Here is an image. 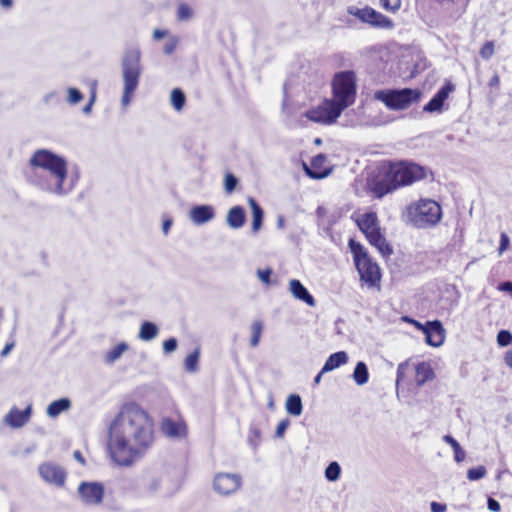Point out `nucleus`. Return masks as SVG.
<instances>
[{
    "label": "nucleus",
    "mask_w": 512,
    "mask_h": 512,
    "mask_svg": "<svg viewBox=\"0 0 512 512\" xmlns=\"http://www.w3.org/2000/svg\"><path fill=\"white\" fill-rule=\"evenodd\" d=\"M153 443L154 423L150 415L135 403L124 404L109 426L108 451L112 461L130 467Z\"/></svg>",
    "instance_id": "1"
},
{
    "label": "nucleus",
    "mask_w": 512,
    "mask_h": 512,
    "mask_svg": "<svg viewBox=\"0 0 512 512\" xmlns=\"http://www.w3.org/2000/svg\"><path fill=\"white\" fill-rule=\"evenodd\" d=\"M433 179V171L411 160H386L377 168L368 181L369 191L375 198L381 199L401 188Z\"/></svg>",
    "instance_id": "2"
},
{
    "label": "nucleus",
    "mask_w": 512,
    "mask_h": 512,
    "mask_svg": "<svg viewBox=\"0 0 512 512\" xmlns=\"http://www.w3.org/2000/svg\"><path fill=\"white\" fill-rule=\"evenodd\" d=\"M29 164L31 168L41 169L49 174V180L42 177L37 178L36 183L42 189L59 195L68 192L69 189L64 187L67 178V162L64 158L49 150L40 149L34 152Z\"/></svg>",
    "instance_id": "3"
},
{
    "label": "nucleus",
    "mask_w": 512,
    "mask_h": 512,
    "mask_svg": "<svg viewBox=\"0 0 512 512\" xmlns=\"http://www.w3.org/2000/svg\"><path fill=\"white\" fill-rule=\"evenodd\" d=\"M442 216L441 205L430 198H420L413 201L402 212V219L418 229L435 227L440 223Z\"/></svg>",
    "instance_id": "4"
},
{
    "label": "nucleus",
    "mask_w": 512,
    "mask_h": 512,
    "mask_svg": "<svg viewBox=\"0 0 512 512\" xmlns=\"http://www.w3.org/2000/svg\"><path fill=\"white\" fill-rule=\"evenodd\" d=\"M349 248L353 255L361 285L380 291L382 272L378 263L369 256L363 245L354 239L349 240Z\"/></svg>",
    "instance_id": "5"
},
{
    "label": "nucleus",
    "mask_w": 512,
    "mask_h": 512,
    "mask_svg": "<svg viewBox=\"0 0 512 512\" xmlns=\"http://www.w3.org/2000/svg\"><path fill=\"white\" fill-rule=\"evenodd\" d=\"M352 218L369 244L375 247L382 256L389 257L393 253L391 245L382 233L378 215L375 211L356 214Z\"/></svg>",
    "instance_id": "6"
},
{
    "label": "nucleus",
    "mask_w": 512,
    "mask_h": 512,
    "mask_svg": "<svg viewBox=\"0 0 512 512\" xmlns=\"http://www.w3.org/2000/svg\"><path fill=\"white\" fill-rule=\"evenodd\" d=\"M332 101L343 111L353 105L357 96L356 74L353 71H341L334 75L332 82Z\"/></svg>",
    "instance_id": "7"
},
{
    "label": "nucleus",
    "mask_w": 512,
    "mask_h": 512,
    "mask_svg": "<svg viewBox=\"0 0 512 512\" xmlns=\"http://www.w3.org/2000/svg\"><path fill=\"white\" fill-rule=\"evenodd\" d=\"M421 96L419 89L412 88L378 90L374 93L376 100L394 111L408 109L412 104L418 103Z\"/></svg>",
    "instance_id": "8"
},
{
    "label": "nucleus",
    "mask_w": 512,
    "mask_h": 512,
    "mask_svg": "<svg viewBox=\"0 0 512 512\" xmlns=\"http://www.w3.org/2000/svg\"><path fill=\"white\" fill-rule=\"evenodd\" d=\"M122 65L124 78L122 102L127 105L138 86L141 74L140 51L138 49L127 50Z\"/></svg>",
    "instance_id": "9"
},
{
    "label": "nucleus",
    "mask_w": 512,
    "mask_h": 512,
    "mask_svg": "<svg viewBox=\"0 0 512 512\" xmlns=\"http://www.w3.org/2000/svg\"><path fill=\"white\" fill-rule=\"evenodd\" d=\"M343 110L331 99L325 98L319 105L310 108L304 116L312 122L331 125L337 121Z\"/></svg>",
    "instance_id": "10"
},
{
    "label": "nucleus",
    "mask_w": 512,
    "mask_h": 512,
    "mask_svg": "<svg viewBox=\"0 0 512 512\" xmlns=\"http://www.w3.org/2000/svg\"><path fill=\"white\" fill-rule=\"evenodd\" d=\"M354 16L360 21L376 28L392 29L394 27V23L390 18L368 6L357 9Z\"/></svg>",
    "instance_id": "11"
},
{
    "label": "nucleus",
    "mask_w": 512,
    "mask_h": 512,
    "mask_svg": "<svg viewBox=\"0 0 512 512\" xmlns=\"http://www.w3.org/2000/svg\"><path fill=\"white\" fill-rule=\"evenodd\" d=\"M81 500L87 505H99L105 495V487L99 482H82L78 487Z\"/></svg>",
    "instance_id": "12"
},
{
    "label": "nucleus",
    "mask_w": 512,
    "mask_h": 512,
    "mask_svg": "<svg viewBox=\"0 0 512 512\" xmlns=\"http://www.w3.org/2000/svg\"><path fill=\"white\" fill-rule=\"evenodd\" d=\"M214 489L222 494L229 495L241 486V477L237 474L219 473L214 478Z\"/></svg>",
    "instance_id": "13"
},
{
    "label": "nucleus",
    "mask_w": 512,
    "mask_h": 512,
    "mask_svg": "<svg viewBox=\"0 0 512 512\" xmlns=\"http://www.w3.org/2000/svg\"><path fill=\"white\" fill-rule=\"evenodd\" d=\"M305 173L312 179H323L327 177L332 168L327 166V157L325 154H318L312 157L310 165L303 164Z\"/></svg>",
    "instance_id": "14"
},
{
    "label": "nucleus",
    "mask_w": 512,
    "mask_h": 512,
    "mask_svg": "<svg viewBox=\"0 0 512 512\" xmlns=\"http://www.w3.org/2000/svg\"><path fill=\"white\" fill-rule=\"evenodd\" d=\"M38 470L46 482L56 486H63L65 484L66 472L59 465L45 462L39 466Z\"/></svg>",
    "instance_id": "15"
},
{
    "label": "nucleus",
    "mask_w": 512,
    "mask_h": 512,
    "mask_svg": "<svg viewBox=\"0 0 512 512\" xmlns=\"http://www.w3.org/2000/svg\"><path fill=\"white\" fill-rule=\"evenodd\" d=\"M426 343L432 347H439L445 340V329L439 320L428 321L425 331Z\"/></svg>",
    "instance_id": "16"
},
{
    "label": "nucleus",
    "mask_w": 512,
    "mask_h": 512,
    "mask_svg": "<svg viewBox=\"0 0 512 512\" xmlns=\"http://www.w3.org/2000/svg\"><path fill=\"white\" fill-rule=\"evenodd\" d=\"M453 89L454 87L451 83H446L445 85H443L438 90V92L429 100V102L424 106V111H440L445 100L448 98L449 94L453 91Z\"/></svg>",
    "instance_id": "17"
},
{
    "label": "nucleus",
    "mask_w": 512,
    "mask_h": 512,
    "mask_svg": "<svg viewBox=\"0 0 512 512\" xmlns=\"http://www.w3.org/2000/svg\"><path fill=\"white\" fill-rule=\"evenodd\" d=\"M189 217L197 225L209 222L215 217L214 208L211 205H197L190 209Z\"/></svg>",
    "instance_id": "18"
},
{
    "label": "nucleus",
    "mask_w": 512,
    "mask_h": 512,
    "mask_svg": "<svg viewBox=\"0 0 512 512\" xmlns=\"http://www.w3.org/2000/svg\"><path fill=\"white\" fill-rule=\"evenodd\" d=\"M31 417V407L28 406L24 410L12 408L5 416V422L13 428H20L24 426Z\"/></svg>",
    "instance_id": "19"
},
{
    "label": "nucleus",
    "mask_w": 512,
    "mask_h": 512,
    "mask_svg": "<svg viewBox=\"0 0 512 512\" xmlns=\"http://www.w3.org/2000/svg\"><path fill=\"white\" fill-rule=\"evenodd\" d=\"M289 290L296 299L303 301L304 303L311 307L315 306L314 297L309 293L306 287L299 280H290Z\"/></svg>",
    "instance_id": "20"
},
{
    "label": "nucleus",
    "mask_w": 512,
    "mask_h": 512,
    "mask_svg": "<svg viewBox=\"0 0 512 512\" xmlns=\"http://www.w3.org/2000/svg\"><path fill=\"white\" fill-rule=\"evenodd\" d=\"M162 431L172 437H184L187 435V426L184 421H174L166 418L161 423Z\"/></svg>",
    "instance_id": "21"
},
{
    "label": "nucleus",
    "mask_w": 512,
    "mask_h": 512,
    "mask_svg": "<svg viewBox=\"0 0 512 512\" xmlns=\"http://www.w3.org/2000/svg\"><path fill=\"white\" fill-rule=\"evenodd\" d=\"M245 211L241 206L232 207L227 214V224L233 228H241L245 223Z\"/></svg>",
    "instance_id": "22"
},
{
    "label": "nucleus",
    "mask_w": 512,
    "mask_h": 512,
    "mask_svg": "<svg viewBox=\"0 0 512 512\" xmlns=\"http://www.w3.org/2000/svg\"><path fill=\"white\" fill-rule=\"evenodd\" d=\"M248 203L252 211V231L257 233L262 226L264 212L253 197H249Z\"/></svg>",
    "instance_id": "23"
},
{
    "label": "nucleus",
    "mask_w": 512,
    "mask_h": 512,
    "mask_svg": "<svg viewBox=\"0 0 512 512\" xmlns=\"http://www.w3.org/2000/svg\"><path fill=\"white\" fill-rule=\"evenodd\" d=\"M348 361V357L346 352L339 351L336 353L331 354L328 359L326 360L324 366L322 367V372H329L332 371L341 365L346 364Z\"/></svg>",
    "instance_id": "24"
},
{
    "label": "nucleus",
    "mask_w": 512,
    "mask_h": 512,
    "mask_svg": "<svg viewBox=\"0 0 512 512\" xmlns=\"http://www.w3.org/2000/svg\"><path fill=\"white\" fill-rule=\"evenodd\" d=\"M434 378V371L430 364L427 362H421L416 366V381L418 384H424L425 382Z\"/></svg>",
    "instance_id": "25"
},
{
    "label": "nucleus",
    "mask_w": 512,
    "mask_h": 512,
    "mask_svg": "<svg viewBox=\"0 0 512 512\" xmlns=\"http://www.w3.org/2000/svg\"><path fill=\"white\" fill-rule=\"evenodd\" d=\"M70 406H71V402L67 398H61V399L55 400L52 403H50L49 406L47 407V414L50 417L55 418L58 415H60L62 412L68 410L70 408Z\"/></svg>",
    "instance_id": "26"
},
{
    "label": "nucleus",
    "mask_w": 512,
    "mask_h": 512,
    "mask_svg": "<svg viewBox=\"0 0 512 512\" xmlns=\"http://www.w3.org/2000/svg\"><path fill=\"white\" fill-rule=\"evenodd\" d=\"M286 410L290 415L299 416L302 413L303 406L299 395L291 394L288 396L285 404Z\"/></svg>",
    "instance_id": "27"
},
{
    "label": "nucleus",
    "mask_w": 512,
    "mask_h": 512,
    "mask_svg": "<svg viewBox=\"0 0 512 512\" xmlns=\"http://www.w3.org/2000/svg\"><path fill=\"white\" fill-rule=\"evenodd\" d=\"M158 334V327L149 321H144L141 324L139 331V338L144 341H150L154 339Z\"/></svg>",
    "instance_id": "28"
},
{
    "label": "nucleus",
    "mask_w": 512,
    "mask_h": 512,
    "mask_svg": "<svg viewBox=\"0 0 512 512\" xmlns=\"http://www.w3.org/2000/svg\"><path fill=\"white\" fill-rule=\"evenodd\" d=\"M128 350V345L125 342H120L111 348L105 354V361L108 364L114 363L117 359L121 357V355Z\"/></svg>",
    "instance_id": "29"
},
{
    "label": "nucleus",
    "mask_w": 512,
    "mask_h": 512,
    "mask_svg": "<svg viewBox=\"0 0 512 512\" xmlns=\"http://www.w3.org/2000/svg\"><path fill=\"white\" fill-rule=\"evenodd\" d=\"M353 377H354L355 382L358 385H363V384L367 383L368 378H369V373H368L367 366L364 362L357 363V365L354 369Z\"/></svg>",
    "instance_id": "30"
},
{
    "label": "nucleus",
    "mask_w": 512,
    "mask_h": 512,
    "mask_svg": "<svg viewBox=\"0 0 512 512\" xmlns=\"http://www.w3.org/2000/svg\"><path fill=\"white\" fill-rule=\"evenodd\" d=\"M199 356H200L199 348H196L192 353H190L186 356L185 361H184V366L188 372L197 371Z\"/></svg>",
    "instance_id": "31"
},
{
    "label": "nucleus",
    "mask_w": 512,
    "mask_h": 512,
    "mask_svg": "<svg viewBox=\"0 0 512 512\" xmlns=\"http://www.w3.org/2000/svg\"><path fill=\"white\" fill-rule=\"evenodd\" d=\"M170 99H171V104L175 108V110L180 111L183 109L185 102H186V97L181 89H179V88L173 89L171 92Z\"/></svg>",
    "instance_id": "32"
},
{
    "label": "nucleus",
    "mask_w": 512,
    "mask_h": 512,
    "mask_svg": "<svg viewBox=\"0 0 512 512\" xmlns=\"http://www.w3.org/2000/svg\"><path fill=\"white\" fill-rule=\"evenodd\" d=\"M263 326L260 321H255L251 325V339H250V345L252 347H256L259 342L262 335Z\"/></svg>",
    "instance_id": "33"
},
{
    "label": "nucleus",
    "mask_w": 512,
    "mask_h": 512,
    "mask_svg": "<svg viewBox=\"0 0 512 512\" xmlns=\"http://www.w3.org/2000/svg\"><path fill=\"white\" fill-rule=\"evenodd\" d=\"M487 470L484 466L480 465L474 468H471L467 471V478L470 481H476L482 479L486 476Z\"/></svg>",
    "instance_id": "34"
},
{
    "label": "nucleus",
    "mask_w": 512,
    "mask_h": 512,
    "mask_svg": "<svg viewBox=\"0 0 512 512\" xmlns=\"http://www.w3.org/2000/svg\"><path fill=\"white\" fill-rule=\"evenodd\" d=\"M494 53H495L494 41H486L479 50V55L484 60L490 59L494 55Z\"/></svg>",
    "instance_id": "35"
},
{
    "label": "nucleus",
    "mask_w": 512,
    "mask_h": 512,
    "mask_svg": "<svg viewBox=\"0 0 512 512\" xmlns=\"http://www.w3.org/2000/svg\"><path fill=\"white\" fill-rule=\"evenodd\" d=\"M341 468L337 462H332L325 470V476L330 481H335L339 478Z\"/></svg>",
    "instance_id": "36"
},
{
    "label": "nucleus",
    "mask_w": 512,
    "mask_h": 512,
    "mask_svg": "<svg viewBox=\"0 0 512 512\" xmlns=\"http://www.w3.org/2000/svg\"><path fill=\"white\" fill-rule=\"evenodd\" d=\"M402 0H380V6L390 13H396L401 8Z\"/></svg>",
    "instance_id": "37"
},
{
    "label": "nucleus",
    "mask_w": 512,
    "mask_h": 512,
    "mask_svg": "<svg viewBox=\"0 0 512 512\" xmlns=\"http://www.w3.org/2000/svg\"><path fill=\"white\" fill-rule=\"evenodd\" d=\"M238 184V179L230 172L225 174L224 188L227 194H231Z\"/></svg>",
    "instance_id": "38"
},
{
    "label": "nucleus",
    "mask_w": 512,
    "mask_h": 512,
    "mask_svg": "<svg viewBox=\"0 0 512 512\" xmlns=\"http://www.w3.org/2000/svg\"><path fill=\"white\" fill-rule=\"evenodd\" d=\"M193 15L192 9L189 7V5L185 3H181L178 6L177 10V19L179 21H186L189 20Z\"/></svg>",
    "instance_id": "39"
},
{
    "label": "nucleus",
    "mask_w": 512,
    "mask_h": 512,
    "mask_svg": "<svg viewBox=\"0 0 512 512\" xmlns=\"http://www.w3.org/2000/svg\"><path fill=\"white\" fill-rule=\"evenodd\" d=\"M497 343L501 347L508 346L512 343V334L508 330H501L497 334Z\"/></svg>",
    "instance_id": "40"
},
{
    "label": "nucleus",
    "mask_w": 512,
    "mask_h": 512,
    "mask_svg": "<svg viewBox=\"0 0 512 512\" xmlns=\"http://www.w3.org/2000/svg\"><path fill=\"white\" fill-rule=\"evenodd\" d=\"M82 93L76 88L68 89V102L71 104H77L82 100Z\"/></svg>",
    "instance_id": "41"
},
{
    "label": "nucleus",
    "mask_w": 512,
    "mask_h": 512,
    "mask_svg": "<svg viewBox=\"0 0 512 512\" xmlns=\"http://www.w3.org/2000/svg\"><path fill=\"white\" fill-rule=\"evenodd\" d=\"M177 348V340L175 338H169L163 342V350L165 353H171Z\"/></svg>",
    "instance_id": "42"
},
{
    "label": "nucleus",
    "mask_w": 512,
    "mask_h": 512,
    "mask_svg": "<svg viewBox=\"0 0 512 512\" xmlns=\"http://www.w3.org/2000/svg\"><path fill=\"white\" fill-rule=\"evenodd\" d=\"M454 452V459L456 462L460 463L465 460L466 453L458 443L455 447L452 448Z\"/></svg>",
    "instance_id": "43"
},
{
    "label": "nucleus",
    "mask_w": 512,
    "mask_h": 512,
    "mask_svg": "<svg viewBox=\"0 0 512 512\" xmlns=\"http://www.w3.org/2000/svg\"><path fill=\"white\" fill-rule=\"evenodd\" d=\"M289 424H290V422L288 419H284V420L280 421L277 425L276 436L282 437L283 434L285 433L286 429L288 428Z\"/></svg>",
    "instance_id": "44"
},
{
    "label": "nucleus",
    "mask_w": 512,
    "mask_h": 512,
    "mask_svg": "<svg viewBox=\"0 0 512 512\" xmlns=\"http://www.w3.org/2000/svg\"><path fill=\"white\" fill-rule=\"evenodd\" d=\"M258 277L260 278V280L265 283V284H269L270 283V277H271V274H272V271L271 269L267 268L265 270H258Z\"/></svg>",
    "instance_id": "45"
},
{
    "label": "nucleus",
    "mask_w": 512,
    "mask_h": 512,
    "mask_svg": "<svg viewBox=\"0 0 512 512\" xmlns=\"http://www.w3.org/2000/svg\"><path fill=\"white\" fill-rule=\"evenodd\" d=\"M487 507L492 512H500V510H501L500 503L491 497H489L487 500Z\"/></svg>",
    "instance_id": "46"
},
{
    "label": "nucleus",
    "mask_w": 512,
    "mask_h": 512,
    "mask_svg": "<svg viewBox=\"0 0 512 512\" xmlns=\"http://www.w3.org/2000/svg\"><path fill=\"white\" fill-rule=\"evenodd\" d=\"M509 244H510V240H509V237L507 236V234L501 233L499 251L500 252L505 251L508 248Z\"/></svg>",
    "instance_id": "47"
},
{
    "label": "nucleus",
    "mask_w": 512,
    "mask_h": 512,
    "mask_svg": "<svg viewBox=\"0 0 512 512\" xmlns=\"http://www.w3.org/2000/svg\"><path fill=\"white\" fill-rule=\"evenodd\" d=\"M488 86L490 88L498 89L500 86V77L497 73H495L489 80Z\"/></svg>",
    "instance_id": "48"
},
{
    "label": "nucleus",
    "mask_w": 512,
    "mask_h": 512,
    "mask_svg": "<svg viewBox=\"0 0 512 512\" xmlns=\"http://www.w3.org/2000/svg\"><path fill=\"white\" fill-rule=\"evenodd\" d=\"M431 512H446V505L445 504H441V503H438V502H432L431 505Z\"/></svg>",
    "instance_id": "49"
},
{
    "label": "nucleus",
    "mask_w": 512,
    "mask_h": 512,
    "mask_svg": "<svg viewBox=\"0 0 512 512\" xmlns=\"http://www.w3.org/2000/svg\"><path fill=\"white\" fill-rule=\"evenodd\" d=\"M443 441L451 446V448L455 447L458 444V441L454 439L451 435H444Z\"/></svg>",
    "instance_id": "50"
},
{
    "label": "nucleus",
    "mask_w": 512,
    "mask_h": 512,
    "mask_svg": "<svg viewBox=\"0 0 512 512\" xmlns=\"http://www.w3.org/2000/svg\"><path fill=\"white\" fill-rule=\"evenodd\" d=\"M166 35H167V31L160 30V29H155L153 32V38L155 40H160V39L164 38Z\"/></svg>",
    "instance_id": "51"
},
{
    "label": "nucleus",
    "mask_w": 512,
    "mask_h": 512,
    "mask_svg": "<svg viewBox=\"0 0 512 512\" xmlns=\"http://www.w3.org/2000/svg\"><path fill=\"white\" fill-rule=\"evenodd\" d=\"M411 322L415 325V327L418 330L422 331L425 334V331H426V329L428 327V321L425 324H422V323H420L418 321H415V320H412Z\"/></svg>",
    "instance_id": "52"
},
{
    "label": "nucleus",
    "mask_w": 512,
    "mask_h": 512,
    "mask_svg": "<svg viewBox=\"0 0 512 512\" xmlns=\"http://www.w3.org/2000/svg\"><path fill=\"white\" fill-rule=\"evenodd\" d=\"M14 347V342L6 343L1 351V356H6Z\"/></svg>",
    "instance_id": "53"
},
{
    "label": "nucleus",
    "mask_w": 512,
    "mask_h": 512,
    "mask_svg": "<svg viewBox=\"0 0 512 512\" xmlns=\"http://www.w3.org/2000/svg\"><path fill=\"white\" fill-rule=\"evenodd\" d=\"M499 289L502 291L512 292V282L501 283Z\"/></svg>",
    "instance_id": "54"
},
{
    "label": "nucleus",
    "mask_w": 512,
    "mask_h": 512,
    "mask_svg": "<svg viewBox=\"0 0 512 512\" xmlns=\"http://www.w3.org/2000/svg\"><path fill=\"white\" fill-rule=\"evenodd\" d=\"M504 361L507 366L512 369V351H507L504 356Z\"/></svg>",
    "instance_id": "55"
},
{
    "label": "nucleus",
    "mask_w": 512,
    "mask_h": 512,
    "mask_svg": "<svg viewBox=\"0 0 512 512\" xmlns=\"http://www.w3.org/2000/svg\"><path fill=\"white\" fill-rule=\"evenodd\" d=\"M73 455H74V458H75L79 463H81L82 465H84V464H85V459H84V457H83L82 453H81L79 450L74 451Z\"/></svg>",
    "instance_id": "56"
},
{
    "label": "nucleus",
    "mask_w": 512,
    "mask_h": 512,
    "mask_svg": "<svg viewBox=\"0 0 512 512\" xmlns=\"http://www.w3.org/2000/svg\"><path fill=\"white\" fill-rule=\"evenodd\" d=\"M176 47V41H173L165 46V53L171 54Z\"/></svg>",
    "instance_id": "57"
},
{
    "label": "nucleus",
    "mask_w": 512,
    "mask_h": 512,
    "mask_svg": "<svg viewBox=\"0 0 512 512\" xmlns=\"http://www.w3.org/2000/svg\"><path fill=\"white\" fill-rule=\"evenodd\" d=\"M171 225H172V220H170V219L165 220V221L163 222V226H162V228H163V232H164L165 234H167V233H168V231H169V229H170Z\"/></svg>",
    "instance_id": "58"
},
{
    "label": "nucleus",
    "mask_w": 512,
    "mask_h": 512,
    "mask_svg": "<svg viewBox=\"0 0 512 512\" xmlns=\"http://www.w3.org/2000/svg\"><path fill=\"white\" fill-rule=\"evenodd\" d=\"M13 4L12 0H0V5L4 8H10Z\"/></svg>",
    "instance_id": "59"
},
{
    "label": "nucleus",
    "mask_w": 512,
    "mask_h": 512,
    "mask_svg": "<svg viewBox=\"0 0 512 512\" xmlns=\"http://www.w3.org/2000/svg\"><path fill=\"white\" fill-rule=\"evenodd\" d=\"M277 226L278 228H284L285 227V219L282 216H279L277 219Z\"/></svg>",
    "instance_id": "60"
},
{
    "label": "nucleus",
    "mask_w": 512,
    "mask_h": 512,
    "mask_svg": "<svg viewBox=\"0 0 512 512\" xmlns=\"http://www.w3.org/2000/svg\"><path fill=\"white\" fill-rule=\"evenodd\" d=\"M325 372H322V370L316 375L315 379H314V383L316 385H318L321 381V377L322 375L324 374Z\"/></svg>",
    "instance_id": "61"
},
{
    "label": "nucleus",
    "mask_w": 512,
    "mask_h": 512,
    "mask_svg": "<svg viewBox=\"0 0 512 512\" xmlns=\"http://www.w3.org/2000/svg\"><path fill=\"white\" fill-rule=\"evenodd\" d=\"M455 0H436L437 3L443 4V3H453Z\"/></svg>",
    "instance_id": "62"
}]
</instances>
